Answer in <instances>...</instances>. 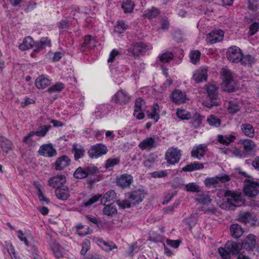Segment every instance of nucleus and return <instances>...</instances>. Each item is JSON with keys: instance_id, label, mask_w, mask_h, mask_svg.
Listing matches in <instances>:
<instances>
[{"instance_id": "1", "label": "nucleus", "mask_w": 259, "mask_h": 259, "mask_svg": "<svg viewBox=\"0 0 259 259\" xmlns=\"http://www.w3.org/2000/svg\"><path fill=\"white\" fill-rule=\"evenodd\" d=\"M206 90L207 96L203 102L204 106L208 108L219 106L221 104V101L219 97L218 88L214 85L209 84L206 87Z\"/></svg>"}, {"instance_id": "2", "label": "nucleus", "mask_w": 259, "mask_h": 259, "mask_svg": "<svg viewBox=\"0 0 259 259\" xmlns=\"http://www.w3.org/2000/svg\"><path fill=\"white\" fill-rule=\"evenodd\" d=\"M116 197V193L114 190H110L103 195L100 194L94 195L93 197L83 203V206L88 207L95 202L100 200L101 204H105L107 202L112 201Z\"/></svg>"}, {"instance_id": "3", "label": "nucleus", "mask_w": 259, "mask_h": 259, "mask_svg": "<svg viewBox=\"0 0 259 259\" xmlns=\"http://www.w3.org/2000/svg\"><path fill=\"white\" fill-rule=\"evenodd\" d=\"M196 200L198 203L204 205L202 207V211H203L204 213L209 215L216 214L217 212V208L214 207L209 206L211 201L209 196L204 194L199 195Z\"/></svg>"}, {"instance_id": "4", "label": "nucleus", "mask_w": 259, "mask_h": 259, "mask_svg": "<svg viewBox=\"0 0 259 259\" xmlns=\"http://www.w3.org/2000/svg\"><path fill=\"white\" fill-rule=\"evenodd\" d=\"M223 88L225 91L229 93L235 91V82L231 71L229 69L223 71Z\"/></svg>"}, {"instance_id": "5", "label": "nucleus", "mask_w": 259, "mask_h": 259, "mask_svg": "<svg viewBox=\"0 0 259 259\" xmlns=\"http://www.w3.org/2000/svg\"><path fill=\"white\" fill-rule=\"evenodd\" d=\"M244 182L245 185L243 187V192L246 196L254 197L258 194L259 183L258 182L246 179Z\"/></svg>"}, {"instance_id": "6", "label": "nucleus", "mask_w": 259, "mask_h": 259, "mask_svg": "<svg viewBox=\"0 0 259 259\" xmlns=\"http://www.w3.org/2000/svg\"><path fill=\"white\" fill-rule=\"evenodd\" d=\"M108 151V150L106 145L100 143L91 147L88 151V155L91 158L97 159L106 154Z\"/></svg>"}, {"instance_id": "7", "label": "nucleus", "mask_w": 259, "mask_h": 259, "mask_svg": "<svg viewBox=\"0 0 259 259\" xmlns=\"http://www.w3.org/2000/svg\"><path fill=\"white\" fill-rule=\"evenodd\" d=\"M51 128V125L50 124L40 125L37 131H30L27 135L24 137L22 142L25 144H30L33 141L31 139L32 136L36 135L39 137H44Z\"/></svg>"}, {"instance_id": "8", "label": "nucleus", "mask_w": 259, "mask_h": 259, "mask_svg": "<svg viewBox=\"0 0 259 259\" xmlns=\"http://www.w3.org/2000/svg\"><path fill=\"white\" fill-rule=\"evenodd\" d=\"M181 156V151L177 147H172L165 152V159L169 165H175L179 162Z\"/></svg>"}, {"instance_id": "9", "label": "nucleus", "mask_w": 259, "mask_h": 259, "mask_svg": "<svg viewBox=\"0 0 259 259\" xmlns=\"http://www.w3.org/2000/svg\"><path fill=\"white\" fill-rule=\"evenodd\" d=\"M97 42L95 36L87 34L84 36L83 42L78 46V50L83 54H87L96 47Z\"/></svg>"}, {"instance_id": "10", "label": "nucleus", "mask_w": 259, "mask_h": 259, "mask_svg": "<svg viewBox=\"0 0 259 259\" xmlns=\"http://www.w3.org/2000/svg\"><path fill=\"white\" fill-rule=\"evenodd\" d=\"M225 196L228 197L226 202L229 207L240 206L244 203L241 195L231 190L226 191Z\"/></svg>"}, {"instance_id": "11", "label": "nucleus", "mask_w": 259, "mask_h": 259, "mask_svg": "<svg viewBox=\"0 0 259 259\" xmlns=\"http://www.w3.org/2000/svg\"><path fill=\"white\" fill-rule=\"evenodd\" d=\"M146 192L142 189L132 191L126 195L133 205H136L142 202L146 195Z\"/></svg>"}, {"instance_id": "12", "label": "nucleus", "mask_w": 259, "mask_h": 259, "mask_svg": "<svg viewBox=\"0 0 259 259\" xmlns=\"http://www.w3.org/2000/svg\"><path fill=\"white\" fill-rule=\"evenodd\" d=\"M148 50L147 45L142 41L133 44L128 49L127 52L134 57H139L145 53Z\"/></svg>"}, {"instance_id": "13", "label": "nucleus", "mask_w": 259, "mask_h": 259, "mask_svg": "<svg viewBox=\"0 0 259 259\" xmlns=\"http://www.w3.org/2000/svg\"><path fill=\"white\" fill-rule=\"evenodd\" d=\"M230 180L229 175L224 174L222 176H216L215 177H207L206 178L204 183L206 187L208 188H216L219 182L222 183L228 182Z\"/></svg>"}, {"instance_id": "14", "label": "nucleus", "mask_w": 259, "mask_h": 259, "mask_svg": "<svg viewBox=\"0 0 259 259\" xmlns=\"http://www.w3.org/2000/svg\"><path fill=\"white\" fill-rule=\"evenodd\" d=\"M242 54L241 50L239 47L236 46H232L227 51V58L230 61L237 63L240 62Z\"/></svg>"}, {"instance_id": "15", "label": "nucleus", "mask_w": 259, "mask_h": 259, "mask_svg": "<svg viewBox=\"0 0 259 259\" xmlns=\"http://www.w3.org/2000/svg\"><path fill=\"white\" fill-rule=\"evenodd\" d=\"M39 155L45 157H53L57 155V150L52 143L41 145L38 151Z\"/></svg>"}, {"instance_id": "16", "label": "nucleus", "mask_w": 259, "mask_h": 259, "mask_svg": "<svg viewBox=\"0 0 259 259\" xmlns=\"http://www.w3.org/2000/svg\"><path fill=\"white\" fill-rule=\"evenodd\" d=\"M171 101L177 105L185 103L188 99L185 91L181 90L175 89L170 95Z\"/></svg>"}, {"instance_id": "17", "label": "nucleus", "mask_w": 259, "mask_h": 259, "mask_svg": "<svg viewBox=\"0 0 259 259\" xmlns=\"http://www.w3.org/2000/svg\"><path fill=\"white\" fill-rule=\"evenodd\" d=\"M113 99L115 103L124 105L130 102L131 97L126 91L119 90L114 95Z\"/></svg>"}, {"instance_id": "18", "label": "nucleus", "mask_w": 259, "mask_h": 259, "mask_svg": "<svg viewBox=\"0 0 259 259\" xmlns=\"http://www.w3.org/2000/svg\"><path fill=\"white\" fill-rule=\"evenodd\" d=\"M133 181V177L127 174H121L116 179V185L123 189L129 187Z\"/></svg>"}, {"instance_id": "19", "label": "nucleus", "mask_w": 259, "mask_h": 259, "mask_svg": "<svg viewBox=\"0 0 259 259\" xmlns=\"http://www.w3.org/2000/svg\"><path fill=\"white\" fill-rule=\"evenodd\" d=\"M224 32L221 29L211 31L206 36V41L210 44H215L221 41L224 37Z\"/></svg>"}, {"instance_id": "20", "label": "nucleus", "mask_w": 259, "mask_h": 259, "mask_svg": "<svg viewBox=\"0 0 259 259\" xmlns=\"http://www.w3.org/2000/svg\"><path fill=\"white\" fill-rule=\"evenodd\" d=\"M207 150V146L205 144L195 145L191 151V156L201 160L205 155Z\"/></svg>"}, {"instance_id": "21", "label": "nucleus", "mask_w": 259, "mask_h": 259, "mask_svg": "<svg viewBox=\"0 0 259 259\" xmlns=\"http://www.w3.org/2000/svg\"><path fill=\"white\" fill-rule=\"evenodd\" d=\"M256 242L255 236L250 234L243 240L241 247L248 251H252L255 248Z\"/></svg>"}, {"instance_id": "22", "label": "nucleus", "mask_w": 259, "mask_h": 259, "mask_svg": "<svg viewBox=\"0 0 259 259\" xmlns=\"http://www.w3.org/2000/svg\"><path fill=\"white\" fill-rule=\"evenodd\" d=\"M52 79L47 74L39 75L34 81V85L38 90L47 88L51 83Z\"/></svg>"}, {"instance_id": "23", "label": "nucleus", "mask_w": 259, "mask_h": 259, "mask_svg": "<svg viewBox=\"0 0 259 259\" xmlns=\"http://www.w3.org/2000/svg\"><path fill=\"white\" fill-rule=\"evenodd\" d=\"M66 177L64 175H57L50 178L48 182V185L56 189L65 185Z\"/></svg>"}, {"instance_id": "24", "label": "nucleus", "mask_w": 259, "mask_h": 259, "mask_svg": "<svg viewBox=\"0 0 259 259\" xmlns=\"http://www.w3.org/2000/svg\"><path fill=\"white\" fill-rule=\"evenodd\" d=\"M51 39L49 37H43L39 40L35 41L33 51L36 53H39L47 47H51Z\"/></svg>"}, {"instance_id": "25", "label": "nucleus", "mask_w": 259, "mask_h": 259, "mask_svg": "<svg viewBox=\"0 0 259 259\" xmlns=\"http://www.w3.org/2000/svg\"><path fill=\"white\" fill-rule=\"evenodd\" d=\"M70 159L67 155H62L57 159L55 163V169L56 170H63L70 165Z\"/></svg>"}, {"instance_id": "26", "label": "nucleus", "mask_w": 259, "mask_h": 259, "mask_svg": "<svg viewBox=\"0 0 259 259\" xmlns=\"http://www.w3.org/2000/svg\"><path fill=\"white\" fill-rule=\"evenodd\" d=\"M71 152L74 155V160L78 161L84 156L85 150L81 145L75 143L72 145Z\"/></svg>"}, {"instance_id": "27", "label": "nucleus", "mask_w": 259, "mask_h": 259, "mask_svg": "<svg viewBox=\"0 0 259 259\" xmlns=\"http://www.w3.org/2000/svg\"><path fill=\"white\" fill-rule=\"evenodd\" d=\"M207 76V69L205 67H203L194 72L193 75V78L196 82L200 83L206 81Z\"/></svg>"}, {"instance_id": "28", "label": "nucleus", "mask_w": 259, "mask_h": 259, "mask_svg": "<svg viewBox=\"0 0 259 259\" xmlns=\"http://www.w3.org/2000/svg\"><path fill=\"white\" fill-rule=\"evenodd\" d=\"M156 146L155 139L152 137H148L144 139L139 144V147L143 150L151 149Z\"/></svg>"}, {"instance_id": "29", "label": "nucleus", "mask_w": 259, "mask_h": 259, "mask_svg": "<svg viewBox=\"0 0 259 259\" xmlns=\"http://www.w3.org/2000/svg\"><path fill=\"white\" fill-rule=\"evenodd\" d=\"M236 136L234 134L226 135H219L217 136L218 142L225 146H229L231 143L234 142L236 140Z\"/></svg>"}, {"instance_id": "30", "label": "nucleus", "mask_w": 259, "mask_h": 259, "mask_svg": "<svg viewBox=\"0 0 259 259\" xmlns=\"http://www.w3.org/2000/svg\"><path fill=\"white\" fill-rule=\"evenodd\" d=\"M55 194L57 198L62 200H67L70 196L68 188L65 185L56 189Z\"/></svg>"}, {"instance_id": "31", "label": "nucleus", "mask_w": 259, "mask_h": 259, "mask_svg": "<svg viewBox=\"0 0 259 259\" xmlns=\"http://www.w3.org/2000/svg\"><path fill=\"white\" fill-rule=\"evenodd\" d=\"M103 204L104 206L102 209V211L104 215L112 217L117 214V209L115 204H114L113 203L109 204Z\"/></svg>"}, {"instance_id": "32", "label": "nucleus", "mask_w": 259, "mask_h": 259, "mask_svg": "<svg viewBox=\"0 0 259 259\" xmlns=\"http://www.w3.org/2000/svg\"><path fill=\"white\" fill-rule=\"evenodd\" d=\"M35 46V41L30 36H26L23 40L22 43L19 45V49L22 51H25Z\"/></svg>"}, {"instance_id": "33", "label": "nucleus", "mask_w": 259, "mask_h": 259, "mask_svg": "<svg viewBox=\"0 0 259 259\" xmlns=\"http://www.w3.org/2000/svg\"><path fill=\"white\" fill-rule=\"evenodd\" d=\"M239 143L243 145L244 151L247 153L253 151L256 146L254 142L249 139L240 140Z\"/></svg>"}, {"instance_id": "34", "label": "nucleus", "mask_w": 259, "mask_h": 259, "mask_svg": "<svg viewBox=\"0 0 259 259\" xmlns=\"http://www.w3.org/2000/svg\"><path fill=\"white\" fill-rule=\"evenodd\" d=\"M230 231L232 236L234 238H239L244 233L242 227L237 224H232L230 228Z\"/></svg>"}, {"instance_id": "35", "label": "nucleus", "mask_w": 259, "mask_h": 259, "mask_svg": "<svg viewBox=\"0 0 259 259\" xmlns=\"http://www.w3.org/2000/svg\"><path fill=\"white\" fill-rule=\"evenodd\" d=\"M240 128L245 136L250 138L254 136V130L252 124L250 123H242L240 125Z\"/></svg>"}, {"instance_id": "36", "label": "nucleus", "mask_w": 259, "mask_h": 259, "mask_svg": "<svg viewBox=\"0 0 259 259\" xmlns=\"http://www.w3.org/2000/svg\"><path fill=\"white\" fill-rule=\"evenodd\" d=\"M159 112V106L158 103H155L152 107L151 112L147 114V116L149 118L153 119L154 120V122L156 123L160 118Z\"/></svg>"}, {"instance_id": "37", "label": "nucleus", "mask_w": 259, "mask_h": 259, "mask_svg": "<svg viewBox=\"0 0 259 259\" xmlns=\"http://www.w3.org/2000/svg\"><path fill=\"white\" fill-rule=\"evenodd\" d=\"M225 247L229 250L230 253L234 255L239 254L240 250L239 243L232 241H228L225 245Z\"/></svg>"}, {"instance_id": "38", "label": "nucleus", "mask_w": 259, "mask_h": 259, "mask_svg": "<svg viewBox=\"0 0 259 259\" xmlns=\"http://www.w3.org/2000/svg\"><path fill=\"white\" fill-rule=\"evenodd\" d=\"M135 7V4L132 0H123L121 8L123 11L124 13L127 14L132 13Z\"/></svg>"}, {"instance_id": "39", "label": "nucleus", "mask_w": 259, "mask_h": 259, "mask_svg": "<svg viewBox=\"0 0 259 259\" xmlns=\"http://www.w3.org/2000/svg\"><path fill=\"white\" fill-rule=\"evenodd\" d=\"M114 32L118 34L123 33L128 28L123 20H118L114 26Z\"/></svg>"}, {"instance_id": "40", "label": "nucleus", "mask_w": 259, "mask_h": 259, "mask_svg": "<svg viewBox=\"0 0 259 259\" xmlns=\"http://www.w3.org/2000/svg\"><path fill=\"white\" fill-rule=\"evenodd\" d=\"M0 146L4 151L12 149L14 146L12 141L7 138L0 136Z\"/></svg>"}, {"instance_id": "41", "label": "nucleus", "mask_w": 259, "mask_h": 259, "mask_svg": "<svg viewBox=\"0 0 259 259\" xmlns=\"http://www.w3.org/2000/svg\"><path fill=\"white\" fill-rule=\"evenodd\" d=\"M176 115L178 118L182 120L190 119L192 117L190 112L182 108H179L177 109Z\"/></svg>"}, {"instance_id": "42", "label": "nucleus", "mask_w": 259, "mask_h": 259, "mask_svg": "<svg viewBox=\"0 0 259 259\" xmlns=\"http://www.w3.org/2000/svg\"><path fill=\"white\" fill-rule=\"evenodd\" d=\"M204 116L199 113H195L194 116L190 119V123L192 124V126L194 128H198L202 124V121Z\"/></svg>"}, {"instance_id": "43", "label": "nucleus", "mask_w": 259, "mask_h": 259, "mask_svg": "<svg viewBox=\"0 0 259 259\" xmlns=\"http://www.w3.org/2000/svg\"><path fill=\"white\" fill-rule=\"evenodd\" d=\"M65 88V85L64 83L58 81L56 82L54 84L49 87L47 92L49 94L52 93H60Z\"/></svg>"}, {"instance_id": "44", "label": "nucleus", "mask_w": 259, "mask_h": 259, "mask_svg": "<svg viewBox=\"0 0 259 259\" xmlns=\"http://www.w3.org/2000/svg\"><path fill=\"white\" fill-rule=\"evenodd\" d=\"M50 247L54 255L57 259L63 256L62 251V247L59 244L56 242L52 243L50 244Z\"/></svg>"}, {"instance_id": "45", "label": "nucleus", "mask_w": 259, "mask_h": 259, "mask_svg": "<svg viewBox=\"0 0 259 259\" xmlns=\"http://www.w3.org/2000/svg\"><path fill=\"white\" fill-rule=\"evenodd\" d=\"M240 59L241 60L240 62L241 63V64L244 66L251 67L255 62L254 58L252 56L249 54L243 55L242 54Z\"/></svg>"}, {"instance_id": "46", "label": "nucleus", "mask_w": 259, "mask_h": 259, "mask_svg": "<svg viewBox=\"0 0 259 259\" xmlns=\"http://www.w3.org/2000/svg\"><path fill=\"white\" fill-rule=\"evenodd\" d=\"M209 125L215 127H218L221 124V120L213 114L209 115L207 118Z\"/></svg>"}, {"instance_id": "47", "label": "nucleus", "mask_w": 259, "mask_h": 259, "mask_svg": "<svg viewBox=\"0 0 259 259\" xmlns=\"http://www.w3.org/2000/svg\"><path fill=\"white\" fill-rule=\"evenodd\" d=\"M160 13L159 10L155 7H152L150 9L147 10L145 13V16L146 18L151 20L157 17Z\"/></svg>"}, {"instance_id": "48", "label": "nucleus", "mask_w": 259, "mask_h": 259, "mask_svg": "<svg viewBox=\"0 0 259 259\" xmlns=\"http://www.w3.org/2000/svg\"><path fill=\"white\" fill-rule=\"evenodd\" d=\"M73 176L75 178L82 179L88 177V174L86 172L85 168L81 166L78 167L74 171Z\"/></svg>"}, {"instance_id": "49", "label": "nucleus", "mask_w": 259, "mask_h": 259, "mask_svg": "<svg viewBox=\"0 0 259 259\" xmlns=\"http://www.w3.org/2000/svg\"><path fill=\"white\" fill-rule=\"evenodd\" d=\"M173 58V54L169 52H166L158 56L159 61L163 63L169 62Z\"/></svg>"}, {"instance_id": "50", "label": "nucleus", "mask_w": 259, "mask_h": 259, "mask_svg": "<svg viewBox=\"0 0 259 259\" xmlns=\"http://www.w3.org/2000/svg\"><path fill=\"white\" fill-rule=\"evenodd\" d=\"M239 103L236 101H230L229 102L228 110L232 114L236 113L240 110Z\"/></svg>"}, {"instance_id": "51", "label": "nucleus", "mask_w": 259, "mask_h": 259, "mask_svg": "<svg viewBox=\"0 0 259 259\" xmlns=\"http://www.w3.org/2000/svg\"><path fill=\"white\" fill-rule=\"evenodd\" d=\"M201 53L198 50L192 51L190 53V59L191 62L196 64L199 62Z\"/></svg>"}, {"instance_id": "52", "label": "nucleus", "mask_w": 259, "mask_h": 259, "mask_svg": "<svg viewBox=\"0 0 259 259\" xmlns=\"http://www.w3.org/2000/svg\"><path fill=\"white\" fill-rule=\"evenodd\" d=\"M108 111L105 105H101L97 108L95 112L97 116H99V118H101L108 114Z\"/></svg>"}, {"instance_id": "53", "label": "nucleus", "mask_w": 259, "mask_h": 259, "mask_svg": "<svg viewBox=\"0 0 259 259\" xmlns=\"http://www.w3.org/2000/svg\"><path fill=\"white\" fill-rule=\"evenodd\" d=\"M120 161L119 157L115 158H109L106 160L105 164V167L106 168H109L110 167H114V166L118 165Z\"/></svg>"}, {"instance_id": "54", "label": "nucleus", "mask_w": 259, "mask_h": 259, "mask_svg": "<svg viewBox=\"0 0 259 259\" xmlns=\"http://www.w3.org/2000/svg\"><path fill=\"white\" fill-rule=\"evenodd\" d=\"M116 204L119 206V209H121L130 208L133 205L128 199L122 200H118L116 201Z\"/></svg>"}, {"instance_id": "55", "label": "nucleus", "mask_w": 259, "mask_h": 259, "mask_svg": "<svg viewBox=\"0 0 259 259\" xmlns=\"http://www.w3.org/2000/svg\"><path fill=\"white\" fill-rule=\"evenodd\" d=\"M259 30V22H254L249 27L248 34L250 36L255 34Z\"/></svg>"}, {"instance_id": "56", "label": "nucleus", "mask_w": 259, "mask_h": 259, "mask_svg": "<svg viewBox=\"0 0 259 259\" xmlns=\"http://www.w3.org/2000/svg\"><path fill=\"white\" fill-rule=\"evenodd\" d=\"M186 190L187 192L198 193L200 191V188L195 183H189L185 185Z\"/></svg>"}, {"instance_id": "57", "label": "nucleus", "mask_w": 259, "mask_h": 259, "mask_svg": "<svg viewBox=\"0 0 259 259\" xmlns=\"http://www.w3.org/2000/svg\"><path fill=\"white\" fill-rule=\"evenodd\" d=\"M248 9L251 11L255 12L259 9V5L257 0H248Z\"/></svg>"}, {"instance_id": "58", "label": "nucleus", "mask_w": 259, "mask_h": 259, "mask_svg": "<svg viewBox=\"0 0 259 259\" xmlns=\"http://www.w3.org/2000/svg\"><path fill=\"white\" fill-rule=\"evenodd\" d=\"M168 175L167 170H161L160 171H155L151 173V176L153 178H162L166 177Z\"/></svg>"}, {"instance_id": "59", "label": "nucleus", "mask_w": 259, "mask_h": 259, "mask_svg": "<svg viewBox=\"0 0 259 259\" xmlns=\"http://www.w3.org/2000/svg\"><path fill=\"white\" fill-rule=\"evenodd\" d=\"M58 28L60 33L62 34L64 31H66L69 28V23L68 21L62 20L58 24Z\"/></svg>"}, {"instance_id": "60", "label": "nucleus", "mask_w": 259, "mask_h": 259, "mask_svg": "<svg viewBox=\"0 0 259 259\" xmlns=\"http://www.w3.org/2000/svg\"><path fill=\"white\" fill-rule=\"evenodd\" d=\"M36 3L33 1H29L26 3L25 7L24 9V11L28 13L36 8Z\"/></svg>"}, {"instance_id": "61", "label": "nucleus", "mask_w": 259, "mask_h": 259, "mask_svg": "<svg viewBox=\"0 0 259 259\" xmlns=\"http://www.w3.org/2000/svg\"><path fill=\"white\" fill-rule=\"evenodd\" d=\"M120 54V52L117 50L115 49H113L109 54V58L107 60L108 63H112Z\"/></svg>"}, {"instance_id": "62", "label": "nucleus", "mask_w": 259, "mask_h": 259, "mask_svg": "<svg viewBox=\"0 0 259 259\" xmlns=\"http://www.w3.org/2000/svg\"><path fill=\"white\" fill-rule=\"evenodd\" d=\"M5 245L6 246V248L10 256L16 253L14 247L11 241H5Z\"/></svg>"}, {"instance_id": "63", "label": "nucleus", "mask_w": 259, "mask_h": 259, "mask_svg": "<svg viewBox=\"0 0 259 259\" xmlns=\"http://www.w3.org/2000/svg\"><path fill=\"white\" fill-rule=\"evenodd\" d=\"M30 257L33 259H42V257L38 254V251L37 248L35 246H32L31 248Z\"/></svg>"}, {"instance_id": "64", "label": "nucleus", "mask_w": 259, "mask_h": 259, "mask_svg": "<svg viewBox=\"0 0 259 259\" xmlns=\"http://www.w3.org/2000/svg\"><path fill=\"white\" fill-rule=\"evenodd\" d=\"M218 252L223 259H229L230 258V252L227 251L225 248L220 247L218 248Z\"/></svg>"}]
</instances>
